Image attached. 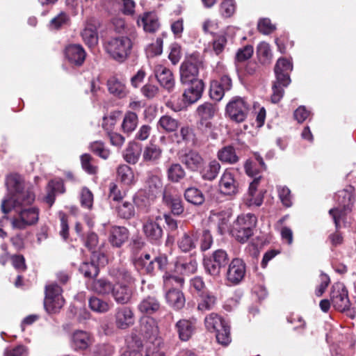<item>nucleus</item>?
I'll use <instances>...</instances> for the list:
<instances>
[{"label": "nucleus", "mask_w": 356, "mask_h": 356, "mask_svg": "<svg viewBox=\"0 0 356 356\" xmlns=\"http://www.w3.org/2000/svg\"><path fill=\"white\" fill-rule=\"evenodd\" d=\"M6 185L8 191L7 197L2 200L1 209L4 214L12 209H20L31 206L35 201V195L31 186L25 183L17 174L8 175Z\"/></svg>", "instance_id": "f257e3e1"}, {"label": "nucleus", "mask_w": 356, "mask_h": 356, "mask_svg": "<svg viewBox=\"0 0 356 356\" xmlns=\"http://www.w3.org/2000/svg\"><path fill=\"white\" fill-rule=\"evenodd\" d=\"M293 70V65L290 60L284 58H279L275 66L276 80L274 81L272 90L271 101L273 103H278L284 95V88L287 87L291 83L289 73Z\"/></svg>", "instance_id": "f03ea898"}, {"label": "nucleus", "mask_w": 356, "mask_h": 356, "mask_svg": "<svg viewBox=\"0 0 356 356\" xmlns=\"http://www.w3.org/2000/svg\"><path fill=\"white\" fill-rule=\"evenodd\" d=\"M106 53L115 61L124 63L130 56L133 47L131 40L123 35L112 37L104 44Z\"/></svg>", "instance_id": "7ed1b4c3"}, {"label": "nucleus", "mask_w": 356, "mask_h": 356, "mask_svg": "<svg viewBox=\"0 0 356 356\" xmlns=\"http://www.w3.org/2000/svg\"><path fill=\"white\" fill-rule=\"evenodd\" d=\"M256 224L257 217L254 214H242L234 222L230 232L238 241L245 243L253 235Z\"/></svg>", "instance_id": "20e7f679"}, {"label": "nucleus", "mask_w": 356, "mask_h": 356, "mask_svg": "<svg viewBox=\"0 0 356 356\" xmlns=\"http://www.w3.org/2000/svg\"><path fill=\"white\" fill-rule=\"evenodd\" d=\"M203 67L201 56L196 53L187 56L179 67L180 81L182 84L190 82L202 81L198 79L199 70Z\"/></svg>", "instance_id": "39448f33"}, {"label": "nucleus", "mask_w": 356, "mask_h": 356, "mask_svg": "<svg viewBox=\"0 0 356 356\" xmlns=\"http://www.w3.org/2000/svg\"><path fill=\"white\" fill-rule=\"evenodd\" d=\"M204 323L209 331L216 333V340L219 343L227 346L230 343V327L221 316L211 313L206 316Z\"/></svg>", "instance_id": "423d86ee"}, {"label": "nucleus", "mask_w": 356, "mask_h": 356, "mask_svg": "<svg viewBox=\"0 0 356 356\" xmlns=\"http://www.w3.org/2000/svg\"><path fill=\"white\" fill-rule=\"evenodd\" d=\"M229 257L227 252L222 249L215 250L212 254L205 257L203 261L204 270L213 278L218 277L222 268L229 263Z\"/></svg>", "instance_id": "0eeeda50"}, {"label": "nucleus", "mask_w": 356, "mask_h": 356, "mask_svg": "<svg viewBox=\"0 0 356 356\" xmlns=\"http://www.w3.org/2000/svg\"><path fill=\"white\" fill-rule=\"evenodd\" d=\"M17 212L18 216L10 220L13 229H24L38 222L40 209L36 207L20 209Z\"/></svg>", "instance_id": "6e6552de"}, {"label": "nucleus", "mask_w": 356, "mask_h": 356, "mask_svg": "<svg viewBox=\"0 0 356 356\" xmlns=\"http://www.w3.org/2000/svg\"><path fill=\"white\" fill-rule=\"evenodd\" d=\"M64 303L62 289L57 284L53 283L45 286L44 306L47 312H58L63 307Z\"/></svg>", "instance_id": "1a4fd4ad"}, {"label": "nucleus", "mask_w": 356, "mask_h": 356, "mask_svg": "<svg viewBox=\"0 0 356 356\" xmlns=\"http://www.w3.org/2000/svg\"><path fill=\"white\" fill-rule=\"evenodd\" d=\"M336 201L338 202L339 206L343 208H333L329 211V214L332 216L336 229L338 230L340 226V220L345 216V211L350 209L349 207L352 204L353 194L348 190H342L337 192L335 195Z\"/></svg>", "instance_id": "9d476101"}, {"label": "nucleus", "mask_w": 356, "mask_h": 356, "mask_svg": "<svg viewBox=\"0 0 356 356\" xmlns=\"http://www.w3.org/2000/svg\"><path fill=\"white\" fill-rule=\"evenodd\" d=\"M250 105L241 97H234L226 106V113L236 122H243L249 113Z\"/></svg>", "instance_id": "9b49d317"}, {"label": "nucleus", "mask_w": 356, "mask_h": 356, "mask_svg": "<svg viewBox=\"0 0 356 356\" xmlns=\"http://www.w3.org/2000/svg\"><path fill=\"white\" fill-rule=\"evenodd\" d=\"M162 218L160 216L155 218H147L143 223V232L147 241L152 244H159L163 235V231L160 222Z\"/></svg>", "instance_id": "f8f14e48"}, {"label": "nucleus", "mask_w": 356, "mask_h": 356, "mask_svg": "<svg viewBox=\"0 0 356 356\" xmlns=\"http://www.w3.org/2000/svg\"><path fill=\"white\" fill-rule=\"evenodd\" d=\"M330 299L332 306L338 311L344 312L350 307L348 290L343 283H335L332 286Z\"/></svg>", "instance_id": "ddd939ff"}, {"label": "nucleus", "mask_w": 356, "mask_h": 356, "mask_svg": "<svg viewBox=\"0 0 356 356\" xmlns=\"http://www.w3.org/2000/svg\"><path fill=\"white\" fill-rule=\"evenodd\" d=\"M219 187L220 192L226 195H234L239 192V184L232 169L224 171L219 182Z\"/></svg>", "instance_id": "4468645a"}, {"label": "nucleus", "mask_w": 356, "mask_h": 356, "mask_svg": "<svg viewBox=\"0 0 356 356\" xmlns=\"http://www.w3.org/2000/svg\"><path fill=\"white\" fill-rule=\"evenodd\" d=\"M245 272L246 266L243 260L239 258L233 259L227 270V280L232 284H238L243 280Z\"/></svg>", "instance_id": "2eb2a0df"}, {"label": "nucleus", "mask_w": 356, "mask_h": 356, "mask_svg": "<svg viewBox=\"0 0 356 356\" xmlns=\"http://www.w3.org/2000/svg\"><path fill=\"white\" fill-rule=\"evenodd\" d=\"M162 188L161 179L158 175L149 172L145 179L144 186L141 190L147 194L149 199H156L161 193Z\"/></svg>", "instance_id": "dca6fc26"}, {"label": "nucleus", "mask_w": 356, "mask_h": 356, "mask_svg": "<svg viewBox=\"0 0 356 356\" xmlns=\"http://www.w3.org/2000/svg\"><path fill=\"white\" fill-rule=\"evenodd\" d=\"M154 73L160 85L168 92L175 88V79L170 69L163 65L157 64L154 67Z\"/></svg>", "instance_id": "f3484780"}, {"label": "nucleus", "mask_w": 356, "mask_h": 356, "mask_svg": "<svg viewBox=\"0 0 356 356\" xmlns=\"http://www.w3.org/2000/svg\"><path fill=\"white\" fill-rule=\"evenodd\" d=\"M133 293L132 285L120 283L114 284L111 295L116 303L127 305L131 301Z\"/></svg>", "instance_id": "a211bd4d"}, {"label": "nucleus", "mask_w": 356, "mask_h": 356, "mask_svg": "<svg viewBox=\"0 0 356 356\" xmlns=\"http://www.w3.org/2000/svg\"><path fill=\"white\" fill-rule=\"evenodd\" d=\"M135 323V316L133 310L129 307H119L115 314V323L118 328L125 330L132 326Z\"/></svg>", "instance_id": "6ab92c4d"}, {"label": "nucleus", "mask_w": 356, "mask_h": 356, "mask_svg": "<svg viewBox=\"0 0 356 356\" xmlns=\"http://www.w3.org/2000/svg\"><path fill=\"white\" fill-rule=\"evenodd\" d=\"M179 159L186 168L191 172H196L200 170L204 163L202 155L195 150H190L186 152L180 156Z\"/></svg>", "instance_id": "aec40b11"}, {"label": "nucleus", "mask_w": 356, "mask_h": 356, "mask_svg": "<svg viewBox=\"0 0 356 356\" xmlns=\"http://www.w3.org/2000/svg\"><path fill=\"white\" fill-rule=\"evenodd\" d=\"M99 22L95 18H90L81 32L83 40L89 47L95 46L98 42L97 28Z\"/></svg>", "instance_id": "412c9836"}, {"label": "nucleus", "mask_w": 356, "mask_h": 356, "mask_svg": "<svg viewBox=\"0 0 356 356\" xmlns=\"http://www.w3.org/2000/svg\"><path fill=\"white\" fill-rule=\"evenodd\" d=\"M188 88L184 90L183 94L184 101L189 104L196 102L201 98L204 83L203 81L190 82Z\"/></svg>", "instance_id": "4be33fe9"}, {"label": "nucleus", "mask_w": 356, "mask_h": 356, "mask_svg": "<svg viewBox=\"0 0 356 356\" xmlns=\"http://www.w3.org/2000/svg\"><path fill=\"white\" fill-rule=\"evenodd\" d=\"M109 275L115 280L116 284H128L132 285L134 278L130 270L124 266H114L109 269Z\"/></svg>", "instance_id": "5701e85b"}, {"label": "nucleus", "mask_w": 356, "mask_h": 356, "mask_svg": "<svg viewBox=\"0 0 356 356\" xmlns=\"http://www.w3.org/2000/svg\"><path fill=\"white\" fill-rule=\"evenodd\" d=\"M163 149L157 145L149 143L143 151V161L149 165H156L162 156Z\"/></svg>", "instance_id": "b1692460"}, {"label": "nucleus", "mask_w": 356, "mask_h": 356, "mask_svg": "<svg viewBox=\"0 0 356 356\" xmlns=\"http://www.w3.org/2000/svg\"><path fill=\"white\" fill-rule=\"evenodd\" d=\"M65 54L67 60L72 64L80 66L86 58V51L80 44H70L66 47Z\"/></svg>", "instance_id": "393cba45"}, {"label": "nucleus", "mask_w": 356, "mask_h": 356, "mask_svg": "<svg viewBox=\"0 0 356 356\" xmlns=\"http://www.w3.org/2000/svg\"><path fill=\"white\" fill-rule=\"evenodd\" d=\"M92 343L90 334L83 330H76L71 337V346L74 350H86Z\"/></svg>", "instance_id": "a878e982"}, {"label": "nucleus", "mask_w": 356, "mask_h": 356, "mask_svg": "<svg viewBox=\"0 0 356 356\" xmlns=\"http://www.w3.org/2000/svg\"><path fill=\"white\" fill-rule=\"evenodd\" d=\"M138 26L148 33H155L160 27L158 16L154 12L145 13L138 20Z\"/></svg>", "instance_id": "bb28decb"}, {"label": "nucleus", "mask_w": 356, "mask_h": 356, "mask_svg": "<svg viewBox=\"0 0 356 356\" xmlns=\"http://www.w3.org/2000/svg\"><path fill=\"white\" fill-rule=\"evenodd\" d=\"M129 230L124 227L114 226L109 232L108 241L115 248H120L129 238Z\"/></svg>", "instance_id": "cd10ccee"}, {"label": "nucleus", "mask_w": 356, "mask_h": 356, "mask_svg": "<svg viewBox=\"0 0 356 356\" xmlns=\"http://www.w3.org/2000/svg\"><path fill=\"white\" fill-rule=\"evenodd\" d=\"M163 201L174 215L179 216L184 211L181 198L177 195L165 192L163 195Z\"/></svg>", "instance_id": "c85d7f7f"}, {"label": "nucleus", "mask_w": 356, "mask_h": 356, "mask_svg": "<svg viewBox=\"0 0 356 356\" xmlns=\"http://www.w3.org/2000/svg\"><path fill=\"white\" fill-rule=\"evenodd\" d=\"M161 304L154 296H148L143 298L138 305V309L143 314L151 315L159 310Z\"/></svg>", "instance_id": "c756f323"}, {"label": "nucleus", "mask_w": 356, "mask_h": 356, "mask_svg": "<svg viewBox=\"0 0 356 356\" xmlns=\"http://www.w3.org/2000/svg\"><path fill=\"white\" fill-rule=\"evenodd\" d=\"M177 272L189 275L196 272L197 268V262L195 259L190 257L188 260H184L181 257L177 258L175 264Z\"/></svg>", "instance_id": "7c9ffc66"}, {"label": "nucleus", "mask_w": 356, "mask_h": 356, "mask_svg": "<svg viewBox=\"0 0 356 356\" xmlns=\"http://www.w3.org/2000/svg\"><path fill=\"white\" fill-rule=\"evenodd\" d=\"M197 300V309L202 312L209 311L215 307L217 298L211 291H207L200 293Z\"/></svg>", "instance_id": "2f4dec72"}, {"label": "nucleus", "mask_w": 356, "mask_h": 356, "mask_svg": "<svg viewBox=\"0 0 356 356\" xmlns=\"http://www.w3.org/2000/svg\"><path fill=\"white\" fill-rule=\"evenodd\" d=\"M165 299L168 305L175 309H180L185 305V297L181 291L177 289H170L165 293Z\"/></svg>", "instance_id": "473e14b6"}, {"label": "nucleus", "mask_w": 356, "mask_h": 356, "mask_svg": "<svg viewBox=\"0 0 356 356\" xmlns=\"http://www.w3.org/2000/svg\"><path fill=\"white\" fill-rule=\"evenodd\" d=\"M197 238L196 232H185L177 241L178 247L182 252H190L195 248Z\"/></svg>", "instance_id": "72a5a7b5"}, {"label": "nucleus", "mask_w": 356, "mask_h": 356, "mask_svg": "<svg viewBox=\"0 0 356 356\" xmlns=\"http://www.w3.org/2000/svg\"><path fill=\"white\" fill-rule=\"evenodd\" d=\"M142 153V145L131 142L123 152L124 159L129 164H136Z\"/></svg>", "instance_id": "f704fd0d"}, {"label": "nucleus", "mask_w": 356, "mask_h": 356, "mask_svg": "<svg viewBox=\"0 0 356 356\" xmlns=\"http://www.w3.org/2000/svg\"><path fill=\"white\" fill-rule=\"evenodd\" d=\"M221 165L216 159L210 161L208 164L200 170V175L204 180L213 181L218 175Z\"/></svg>", "instance_id": "c9c22d12"}, {"label": "nucleus", "mask_w": 356, "mask_h": 356, "mask_svg": "<svg viewBox=\"0 0 356 356\" xmlns=\"http://www.w3.org/2000/svg\"><path fill=\"white\" fill-rule=\"evenodd\" d=\"M166 175L170 181L179 183L186 177V172L180 163H173L167 168Z\"/></svg>", "instance_id": "e433bc0d"}, {"label": "nucleus", "mask_w": 356, "mask_h": 356, "mask_svg": "<svg viewBox=\"0 0 356 356\" xmlns=\"http://www.w3.org/2000/svg\"><path fill=\"white\" fill-rule=\"evenodd\" d=\"M217 157L222 163L231 165L236 163L239 160L235 148L232 145H227L219 149Z\"/></svg>", "instance_id": "4c0bfd02"}, {"label": "nucleus", "mask_w": 356, "mask_h": 356, "mask_svg": "<svg viewBox=\"0 0 356 356\" xmlns=\"http://www.w3.org/2000/svg\"><path fill=\"white\" fill-rule=\"evenodd\" d=\"M197 130L205 137L216 140L218 137V129L211 120H199Z\"/></svg>", "instance_id": "58836bf2"}, {"label": "nucleus", "mask_w": 356, "mask_h": 356, "mask_svg": "<svg viewBox=\"0 0 356 356\" xmlns=\"http://www.w3.org/2000/svg\"><path fill=\"white\" fill-rule=\"evenodd\" d=\"M136 268L141 273L153 274L155 270L153 259L149 254L140 256L134 261Z\"/></svg>", "instance_id": "ea45409f"}, {"label": "nucleus", "mask_w": 356, "mask_h": 356, "mask_svg": "<svg viewBox=\"0 0 356 356\" xmlns=\"http://www.w3.org/2000/svg\"><path fill=\"white\" fill-rule=\"evenodd\" d=\"M114 284L105 278L97 279L92 281L90 289L99 295L111 294Z\"/></svg>", "instance_id": "a19ab883"}, {"label": "nucleus", "mask_w": 356, "mask_h": 356, "mask_svg": "<svg viewBox=\"0 0 356 356\" xmlns=\"http://www.w3.org/2000/svg\"><path fill=\"white\" fill-rule=\"evenodd\" d=\"M107 86L110 93L116 97L122 98L127 95L124 83L115 76H112L107 81Z\"/></svg>", "instance_id": "79ce46f5"}, {"label": "nucleus", "mask_w": 356, "mask_h": 356, "mask_svg": "<svg viewBox=\"0 0 356 356\" xmlns=\"http://www.w3.org/2000/svg\"><path fill=\"white\" fill-rule=\"evenodd\" d=\"M176 329L179 339L181 341H188L193 334L194 326L191 321L181 319L176 323Z\"/></svg>", "instance_id": "37998d69"}, {"label": "nucleus", "mask_w": 356, "mask_h": 356, "mask_svg": "<svg viewBox=\"0 0 356 356\" xmlns=\"http://www.w3.org/2000/svg\"><path fill=\"white\" fill-rule=\"evenodd\" d=\"M217 111V106L210 102H204L197 108L199 120H211Z\"/></svg>", "instance_id": "c03bdc74"}, {"label": "nucleus", "mask_w": 356, "mask_h": 356, "mask_svg": "<svg viewBox=\"0 0 356 356\" xmlns=\"http://www.w3.org/2000/svg\"><path fill=\"white\" fill-rule=\"evenodd\" d=\"M185 200L194 205L200 206L204 202V195L202 192L195 187H189L184 191Z\"/></svg>", "instance_id": "a18cd8bd"}, {"label": "nucleus", "mask_w": 356, "mask_h": 356, "mask_svg": "<svg viewBox=\"0 0 356 356\" xmlns=\"http://www.w3.org/2000/svg\"><path fill=\"white\" fill-rule=\"evenodd\" d=\"M261 178V176H259L258 177L254 178L253 181L250 183L248 195V197L247 198V204L250 206L255 205V206H260L262 204L263 199L261 197L258 196L254 197V195L257 192V186L259 183V181Z\"/></svg>", "instance_id": "49530a36"}, {"label": "nucleus", "mask_w": 356, "mask_h": 356, "mask_svg": "<svg viewBox=\"0 0 356 356\" xmlns=\"http://www.w3.org/2000/svg\"><path fill=\"white\" fill-rule=\"evenodd\" d=\"M118 179L125 185H131L134 183V174L132 169L127 165L122 164L117 169Z\"/></svg>", "instance_id": "de8ad7c7"}, {"label": "nucleus", "mask_w": 356, "mask_h": 356, "mask_svg": "<svg viewBox=\"0 0 356 356\" xmlns=\"http://www.w3.org/2000/svg\"><path fill=\"white\" fill-rule=\"evenodd\" d=\"M88 303L90 309L97 313H106L111 308V304L96 296H92Z\"/></svg>", "instance_id": "09e8293b"}, {"label": "nucleus", "mask_w": 356, "mask_h": 356, "mask_svg": "<svg viewBox=\"0 0 356 356\" xmlns=\"http://www.w3.org/2000/svg\"><path fill=\"white\" fill-rule=\"evenodd\" d=\"M138 122L137 115L134 112H128L125 114L122 123V128L124 133L130 134L133 132Z\"/></svg>", "instance_id": "8fccbe9b"}, {"label": "nucleus", "mask_w": 356, "mask_h": 356, "mask_svg": "<svg viewBox=\"0 0 356 356\" xmlns=\"http://www.w3.org/2000/svg\"><path fill=\"white\" fill-rule=\"evenodd\" d=\"M116 211L118 216L124 219H130L135 215V209L133 204L127 201L119 203L116 207Z\"/></svg>", "instance_id": "3c124183"}, {"label": "nucleus", "mask_w": 356, "mask_h": 356, "mask_svg": "<svg viewBox=\"0 0 356 356\" xmlns=\"http://www.w3.org/2000/svg\"><path fill=\"white\" fill-rule=\"evenodd\" d=\"M141 330L148 337H155L159 333V328L154 319L147 318L143 321Z\"/></svg>", "instance_id": "603ef678"}, {"label": "nucleus", "mask_w": 356, "mask_h": 356, "mask_svg": "<svg viewBox=\"0 0 356 356\" xmlns=\"http://www.w3.org/2000/svg\"><path fill=\"white\" fill-rule=\"evenodd\" d=\"M158 124L166 132H173L177 129L179 122L177 120L169 115H163L159 120Z\"/></svg>", "instance_id": "864d4df0"}, {"label": "nucleus", "mask_w": 356, "mask_h": 356, "mask_svg": "<svg viewBox=\"0 0 356 356\" xmlns=\"http://www.w3.org/2000/svg\"><path fill=\"white\" fill-rule=\"evenodd\" d=\"M229 214L226 212H220L216 214L218 229L222 235L229 230Z\"/></svg>", "instance_id": "5fc2aeb1"}, {"label": "nucleus", "mask_w": 356, "mask_h": 356, "mask_svg": "<svg viewBox=\"0 0 356 356\" xmlns=\"http://www.w3.org/2000/svg\"><path fill=\"white\" fill-rule=\"evenodd\" d=\"M79 271L86 277H93L99 274V268L92 262H83L79 267Z\"/></svg>", "instance_id": "6e6d98bb"}, {"label": "nucleus", "mask_w": 356, "mask_h": 356, "mask_svg": "<svg viewBox=\"0 0 356 356\" xmlns=\"http://www.w3.org/2000/svg\"><path fill=\"white\" fill-rule=\"evenodd\" d=\"M90 150L103 159H107L110 154V150L105 147L103 143L95 141L90 144Z\"/></svg>", "instance_id": "4d7b16f0"}, {"label": "nucleus", "mask_w": 356, "mask_h": 356, "mask_svg": "<svg viewBox=\"0 0 356 356\" xmlns=\"http://www.w3.org/2000/svg\"><path fill=\"white\" fill-rule=\"evenodd\" d=\"M212 34L213 35V50L216 55H219L223 51L227 44V38L225 35Z\"/></svg>", "instance_id": "13d9d810"}, {"label": "nucleus", "mask_w": 356, "mask_h": 356, "mask_svg": "<svg viewBox=\"0 0 356 356\" xmlns=\"http://www.w3.org/2000/svg\"><path fill=\"white\" fill-rule=\"evenodd\" d=\"M154 200L149 199L147 194L145 193L141 189L134 197L135 204L140 208H145L149 206Z\"/></svg>", "instance_id": "bf43d9fd"}, {"label": "nucleus", "mask_w": 356, "mask_h": 356, "mask_svg": "<svg viewBox=\"0 0 356 356\" xmlns=\"http://www.w3.org/2000/svg\"><path fill=\"white\" fill-rule=\"evenodd\" d=\"M236 5L234 0H224L220 3V13L223 17H230L235 12Z\"/></svg>", "instance_id": "052dcab7"}, {"label": "nucleus", "mask_w": 356, "mask_h": 356, "mask_svg": "<svg viewBox=\"0 0 356 356\" xmlns=\"http://www.w3.org/2000/svg\"><path fill=\"white\" fill-rule=\"evenodd\" d=\"M80 202L83 207L91 209L93 204V195L92 192L86 187L81 189L80 193Z\"/></svg>", "instance_id": "680f3d73"}, {"label": "nucleus", "mask_w": 356, "mask_h": 356, "mask_svg": "<svg viewBox=\"0 0 356 356\" xmlns=\"http://www.w3.org/2000/svg\"><path fill=\"white\" fill-rule=\"evenodd\" d=\"M245 170L247 175L250 177L256 178L261 176L259 174L266 169H261L256 162L252 160H248L245 164Z\"/></svg>", "instance_id": "e2e57ef3"}, {"label": "nucleus", "mask_w": 356, "mask_h": 356, "mask_svg": "<svg viewBox=\"0 0 356 356\" xmlns=\"http://www.w3.org/2000/svg\"><path fill=\"white\" fill-rule=\"evenodd\" d=\"M277 192L283 205L286 207H290L292 205L290 190L286 186H278Z\"/></svg>", "instance_id": "0e129e2a"}, {"label": "nucleus", "mask_w": 356, "mask_h": 356, "mask_svg": "<svg viewBox=\"0 0 356 356\" xmlns=\"http://www.w3.org/2000/svg\"><path fill=\"white\" fill-rule=\"evenodd\" d=\"M92 157L90 154H84L81 156V166L88 174L94 175L97 172V168L91 164Z\"/></svg>", "instance_id": "69168bd1"}, {"label": "nucleus", "mask_w": 356, "mask_h": 356, "mask_svg": "<svg viewBox=\"0 0 356 356\" xmlns=\"http://www.w3.org/2000/svg\"><path fill=\"white\" fill-rule=\"evenodd\" d=\"M191 286L197 292V296L202 292L209 291L204 280L200 276H195L190 280Z\"/></svg>", "instance_id": "338daca9"}, {"label": "nucleus", "mask_w": 356, "mask_h": 356, "mask_svg": "<svg viewBox=\"0 0 356 356\" xmlns=\"http://www.w3.org/2000/svg\"><path fill=\"white\" fill-rule=\"evenodd\" d=\"M257 28L261 33L268 35L275 29V26L271 23L269 19L264 18L259 21Z\"/></svg>", "instance_id": "774afa93"}]
</instances>
